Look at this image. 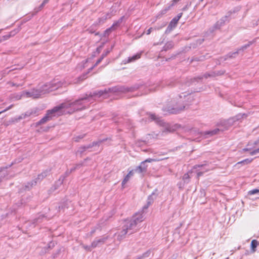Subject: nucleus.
I'll use <instances>...</instances> for the list:
<instances>
[{"label":"nucleus","instance_id":"obj_47","mask_svg":"<svg viewBox=\"0 0 259 259\" xmlns=\"http://www.w3.org/2000/svg\"><path fill=\"white\" fill-rule=\"evenodd\" d=\"M87 78V76H86V74H83L82 75H81V76H80L79 77V79L80 80H84V79H85Z\"/></svg>","mask_w":259,"mask_h":259},{"label":"nucleus","instance_id":"obj_24","mask_svg":"<svg viewBox=\"0 0 259 259\" xmlns=\"http://www.w3.org/2000/svg\"><path fill=\"white\" fill-rule=\"evenodd\" d=\"M157 161V159H152V158H148L147 159H146L145 161L142 162L140 164V166L143 168V167H144L145 168V171H147V165H146V162H153V161Z\"/></svg>","mask_w":259,"mask_h":259},{"label":"nucleus","instance_id":"obj_46","mask_svg":"<svg viewBox=\"0 0 259 259\" xmlns=\"http://www.w3.org/2000/svg\"><path fill=\"white\" fill-rule=\"evenodd\" d=\"M215 72V76L222 75L224 73V72L223 71H217V72Z\"/></svg>","mask_w":259,"mask_h":259},{"label":"nucleus","instance_id":"obj_54","mask_svg":"<svg viewBox=\"0 0 259 259\" xmlns=\"http://www.w3.org/2000/svg\"><path fill=\"white\" fill-rule=\"evenodd\" d=\"M144 257L143 256V255H139L137 256L135 259H144Z\"/></svg>","mask_w":259,"mask_h":259},{"label":"nucleus","instance_id":"obj_12","mask_svg":"<svg viewBox=\"0 0 259 259\" xmlns=\"http://www.w3.org/2000/svg\"><path fill=\"white\" fill-rule=\"evenodd\" d=\"M109 238L108 235H104L101 236L100 238H96L92 242V247L96 248L98 246H100L105 243L106 241Z\"/></svg>","mask_w":259,"mask_h":259},{"label":"nucleus","instance_id":"obj_4","mask_svg":"<svg viewBox=\"0 0 259 259\" xmlns=\"http://www.w3.org/2000/svg\"><path fill=\"white\" fill-rule=\"evenodd\" d=\"M179 97L180 99L183 97H187V103H184V102H182V101L180 100L177 102L176 104L168 106L167 108V111L170 113L178 114L180 113L181 111L184 110L186 107L194 100L193 97L190 94L185 95V93H182L180 95Z\"/></svg>","mask_w":259,"mask_h":259},{"label":"nucleus","instance_id":"obj_28","mask_svg":"<svg viewBox=\"0 0 259 259\" xmlns=\"http://www.w3.org/2000/svg\"><path fill=\"white\" fill-rule=\"evenodd\" d=\"M133 170H134V173L137 172L139 174H142V176H143V174L146 172L145 168H142L140 165L137 166L136 168Z\"/></svg>","mask_w":259,"mask_h":259},{"label":"nucleus","instance_id":"obj_56","mask_svg":"<svg viewBox=\"0 0 259 259\" xmlns=\"http://www.w3.org/2000/svg\"><path fill=\"white\" fill-rule=\"evenodd\" d=\"M165 25H166V23L165 22H164L162 23V25H161V26L160 27L158 28L157 29H159L161 28L162 27H164Z\"/></svg>","mask_w":259,"mask_h":259},{"label":"nucleus","instance_id":"obj_48","mask_svg":"<svg viewBox=\"0 0 259 259\" xmlns=\"http://www.w3.org/2000/svg\"><path fill=\"white\" fill-rule=\"evenodd\" d=\"M12 106V105H11V106H10L9 107H8L7 109H6L5 110H4V111L0 112V114H1L2 113H3V112H5V111H7V110H8L10 109L11 108Z\"/></svg>","mask_w":259,"mask_h":259},{"label":"nucleus","instance_id":"obj_50","mask_svg":"<svg viewBox=\"0 0 259 259\" xmlns=\"http://www.w3.org/2000/svg\"><path fill=\"white\" fill-rule=\"evenodd\" d=\"M45 5L46 4H44V3L42 2V4L38 7V10H40L41 9H42V8L44 7Z\"/></svg>","mask_w":259,"mask_h":259},{"label":"nucleus","instance_id":"obj_7","mask_svg":"<svg viewBox=\"0 0 259 259\" xmlns=\"http://www.w3.org/2000/svg\"><path fill=\"white\" fill-rule=\"evenodd\" d=\"M244 116H246V115L245 114L242 115L238 114L234 117L221 121L220 123V125L222 126L223 128H220L221 129V131L223 132L224 131L227 130L230 127L234 124L235 121L239 120L241 118H243Z\"/></svg>","mask_w":259,"mask_h":259},{"label":"nucleus","instance_id":"obj_26","mask_svg":"<svg viewBox=\"0 0 259 259\" xmlns=\"http://www.w3.org/2000/svg\"><path fill=\"white\" fill-rule=\"evenodd\" d=\"M46 217L44 214L39 215L37 218H35L33 221V224H38L39 223H40L42 222L43 219Z\"/></svg>","mask_w":259,"mask_h":259},{"label":"nucleus","instance_id":"obj_35","mask_svg":"<svg viewBox=\"0 0 259 259\" xmlns=\"http://www.w3.org/2000/svg\"><path fill=\"white\" fill-rule=\"evenodd\" d=\"M69 170H67L66 172H65V176H63V177H61V178L59 179V183L60 184H61L63 183V180L64 179H65V177H66L67 176H68L70 173H69Z\"/></svg>","mask_w":259,"mask_h":259},{"label":"nucleus","instance_id":"obj_59","mask_svg":"<svg viewBox=\"0 0 259 259\" xmlns=\"http://www.w3.org/2000/svg\"><path fill=\"white\" fill-rule=\"evenodd\" d=\"M21 160H22V159H21V160H19L18 161V162H17V161H16V160H15L14 162H13V163H12V164H13L14 163H17V162H21Z\"/></svg>","mask_w":259,"mask_h":259},{"label":"nucleus","instance_id":"obj_29","mask_svg":"<svg viewBox=\"0 0 259 259\" xmlns=\"http://www.w3.org/2000/svg\"><path fill=\"white\" fill-rule=\"evenodd\" d=\"M258 245V242L256 240H252L251 242V248L252 252L256 251V248Z\"/></svg>","mask_w":259,"mask_h":259},{"label":"nucleus","instance_id":"obj_22","mask_svg":"<svg viewBox=\"0 0 259 259\" xmlns=\"http://www.w3.org/2000/svg\"><path fill=\"white\" fill-rule=\"evenodd\" d=\"M7 168L8 167H1L0 168V183L2 181L3 179L8 175Z\"/></svg>","mask_w":259,"mask_h":259},{"label":"nucleus","instance_id":"obj_51","mask_svg":"<svg viewBox=\"0 0 259 259\" xmlns=\"http://www.w3.org/2000/svg\"><path fill=\"white\" fill-rule=\"evenodd\" d=\"M205 165H206V163H205V164H202V165H196L194 167H195V168H197V167H202V166H205Z\"/></svg>","mask_w":259,"mask_h":259},{"label":"nucleus","instance_id":"obj_21","mask_svg":"<svg viewBox=\"0 0 259 259\" xmlns=\"http://www.w3.org/2000/svg\"><path fill=\"white\" fill-rule=\"evenodd\" d=\"M37 112V109H32L31 110L27 111L24 114H22L20 115L18 119L20 120L23 118H25L26 117H28L31 116V115L36 114Z\"/></svg>","mask_w":259,"mask_h":259},{"label":"nucleus","instance_id":"obj_11","mask_svg":"<svg viewBox=\"0 0 259 259\" xmlns=\"http://www.w3.org/2000/svg\"><path fill=\"white\" fill-rule=\"evenodd\" d=\"M254 41H251L248 42V43L246 45H244L242 47H241L240 49H238L237 51L234 52H230L229 54H228L226 56L222 57L221 58V59H224V61H225L227 60L228 58H233L236 57L237 55L238 54L239 52L240 51H244V50L246 49L247 48H248L251 45H252Z\"/></svg>","mask_w":259,"mask_h":259},{"label":"nucleus","instance_id":"obj_64","mask_svg":"<svg viewBox=\"0 0 259 259\" xmlns=\"http://www.w3.org/2000/svg\"><path fill=\"white\" fill-rule=\"evenodd\" d=\"M163 85H164L163 82H162V83H161V85L162 87H163Z\"/></svg>","mask_w":259,"mask_h":259},{"label":"nucleus","instance_id":"obj_34","mask_svg":"<svg viewBox=\"0 0 259 259\" xmlns=\"http://www.w3.org/2000/svg\"><path fill=\"white\" fill-rule=\"evenodd\" d=\"M190 177L188 174H185L183 177V180L185 183H188L189 182Z\"/></svg>","mask_w":259,"mask_h":259},{"label":"nucleus","instance_id":"obj_42","mask_svg":"<svg viewBox=\"0 0 259 259\" xmlns=\"http://www.w3.org/2000/svg\"><path fill=\"white\" fill-rule=\"evenodd\" d=\"M151 254V251L150 250H148L146 251V252L144 253L142 255L144 258H146L147 257H149Z\"/></svg>","mask_w":259,"mask_h":259},{"label":"nucleus","instance_id":"obj_36","mask_svg":"<svg viewBox=\"0 0 259 259\" xmlns=\"http://www.w3.org/2000/svg\"><path fill=\"white\" fill-rule=\"evenodd\" d=\"M180 1L181 0H173L172 1V4H171V5L169 7H168V8L167 9H165L162 11V14H165L166 12V11L169 9L170 7L174 6L176 3H177Z\"/></svg>","mask_w":259,"mask_h":259},{"label":"nucleus","instance_id":"obj_15","mask_svg":"<svg viewBox=\"0 0 259 259\" xmlns=\"http://www.w3.org/2000/svg\"><path fill=\"white\" fill-rule=\"evenodd\" d=\"M228 16H225L222 17L219 21H218L212 28L209 29V31L211 33H212L215 30L219 29L220 28L224 25L225 22L227 20Z\"/></svg>","mask_w":259,"mask_h":259},{"label":"nucleus","instance_id":"obj_58","mask_svg":"<svg viewBox=\"0 0 259 259\" xmlns=\"http://www.w3.org/2000/svg\"><path fill=\"white\" fill-rule=\"evenodd\" d=\"M49 1V0H44L43 1V3H44V4H46L48 3V2Z\"/></svg>","mask_w":259,"mask_h":259},{"label":"nucleus","instance_id":"obj_27","mask_svg":"<svg viewBox=\"0 0 259 259\" xmlns=\"http://www.w3.org/2000/svg\"><path fill=\"white\" fill-rule=\"evenodd\" d=\"M174 46V44L172 41H168L163 47L162 51H166L169 49H171V48H173Z\"/></svg>","mask_w":259,"mask_h":259},{"label":"nucleus","instance_id":"obj_17","mask_svg":"<svg viewBox=\"0 0 259 259\" xmlns=\"http://www.w3.org/2000/svg\"><path fill=\"white\" fill-rule=\"evenodd\" d=\"M157 190H155L149 197L148 198L147 204L143 207V210L147 209L148 206L151 204L153 200L156 199L157 194L156 193Z\"/></svg>","mask_w":259,"mask_h":259},{"label":"nucleus","instance_id":"obj_25","mask_svg":"<svg viewBox=\"0 0 259 259\" xmlns=\"http://www.w3.org/2000/svg\"><path fill=\"white\" fill-rule=\"evenodd\" d=\"M134 174H135L134 170H132L130 171L128 173V174L125 177L123 180L122 181V185H124V184H125L128 181V180H130V178L132 176H133Z\"/></svg>","mask_w":259,"mask_h":259},{"label":"nucleus","instance_id":"obj_61","mask_svg":"<svg viewBox=\"0 0 259 259\" xmlns=\"http://www.w3.org/2000/svg\"><path fill=\"white\" fill-rule=\"evenodd\" d=\"M243 150L244 151H249L250 150L249 149H248V148H244L243 149Z\"/></svg>","mask_w":259,"mask_h":259},{"label":"nucleus","instance_id":"obj_10","mask_svg":"<svg viewBox=\"0 0 259 259\" xmlns=\"http://www.w3.org/2000/svg\"><path fill=\"white\" fill-rule=\"evenodd\" d=\"M215 76V72H212L211 73H206L203 76H200L197 77H194L193 78L187 79L185 82V86L189 87L193 84H195V82H198L201 80L203 77L207 78L209 77H214Z\"/></svg>","mask_w":259,"mask_h":259},{"label":"nucleus","instance_id":"obj_23","mask_svg":"<svg viewBox=\"0 0 259 259\" xmlns=\"http://www.w3.org/2000/svg\"><path fill=\"white\" fill-rule=\"evenodd\" d=\"M19 30L18 29H14L12 31H11L9 34L5 35L3 36L4 40H7L9 38H10L11 37L15 35L18 32Z\"/></svg>","mask_w":259,"mask_h":259},{"label":"nucleus","instance_id":"obj_3","mask_svg":"<svg viewBox=\"0 0 259 259\" xmlns=\"http://www.w3.org/2000/svg\"><path fill=\"white\" fill-rule=\"evenodd\" d=\"M87 100H88V97L87 95H85L84 97L74 102L63 103L59 106L61 110L63 112V114L66 112L71 114L75 111L84 109L85 107L83 105V101Z\"/></svg>","mask_w":259,"mask_h":259},{"label":"nucleus","instance_id":"obj_20","mask_svg":"<svg viewBox=\"0 0 259 259\" xmlns=\"http://www.w3.org/2000/svg\"><path fill=\"white\" fill-rule=\"evenodd\" d=\"M141 54V53H137V54L133 56L132 57H130L128 58V59H125L123 61V64H125L126 63H129L132 62H134L136 60H138V59L140 58Z\"/></svg>","mask_w":259,"mask_h":259},{"label":"nucleus","instance_id":"obj_14","mask_svg":"<svg viewBox=\"0 0 259 259\" xmlns=\"http://www.w3.org/2000/svg\"><path fill=\"white\" fill-rule=\"evenodd\" d=\"M122 21V17L120 18L118 21L114 23L113 25L109 28L105 30L102 34L103 36L106 37L108 36L112 30L115 29L117 27H118L120 24L121 23Z\"/></svg>","mask_w":259,"mask_h":259},{"label":"nucleus","instance_id":"obj_9","mask_svg":"<svg viewBox=\"0 0 259 259\" xmlns=\"http://www.w3.org/2000/svg\"><path fill=\"white\" fill-rule=\"evenodd\" d=\"M50 170H46L45 171H44L41 174L38 175L37 176V178L32 180L31 182H28L26 184H25L24 186H23L22 189L25 190V191H29L32 189V187H33L34 186H35L37 184V180H42L45 177H46Z\"/></svg>","mask_w":259,"mask_h":259},{"label":"nucleus","instance_id":"obj_37","mask_svg":"<svg viewBox=\"0 0 259 259\" xmlns=\"http://www.w3.org/2000/svg\"><path fill=\"white\" fill-rule=\"evenodd\" d=\"M84 135H80L78 136H75L73 138V140L75 142H79L80 139H82L84 137Z\"/></svg>","mask_w":259,"mask_h":259},{"label":"nucleus","instance_id":"obj_6","mask_svg":"<svg viewBox=\"0 0 259 259\" xmlns=\"http://www.w3.org/2000/svg\"><path fill=\"white\" fill-rule=\"evenodd\" d=\"M62 114H63V112L61 110L59 106H56L52 109L48 110L45 116L37 123V125L43 124L52 120L53 117L60 116Z\"/></svg>","mask_w":259,"mask_h":259},{"label":"nucleus","instance_id":"obj_40","mask_svg":"<svg viewBox=\"0 0 259 259\" xmlns=\"http://www.w3.org/2000/svg\"><path fill=\"white\" fill-rule=\"evenodd\" d=\"M103 59V57H102L101 56V57L97 61V62H96V63L95 64L94 66H93L92 67L90 68V70H92L94 67H95V66H97L99 64H100Z\"/></svg>","mask_w":259,"mask_h":259},{"label":"nucleus","instance_id":"obj_31","mask_svg":"<svg viewBox=\"0 0 259 259\" xmlns=\"http://www.w3.org/2000/svg\"><path fill=\"white\" fill-rule=\"evenodd\" d=\"M87 150H87V149H86V147L85 146H81L79 148L76 153L79 154L80 155H81Z\"/></svg>","mask_w":259,"mask_h":259},{"label":"nucleus","instance_id":"obj_13","mask_svg":"<svg viewBox=\"0 0 259 259\" xmlns=\"http://www.w3.org/2000/svg\"><path fill=\"white\" fill-rule=\"evenodd\" d=\"M221 130V129L217 128L211 131L201 132L200 133V137L204 139L208 138L214 135L218 134Z\"/></svg>","mask_w":259,"mask_h":259},{"label":"nucleus","instance_id":"obj_32","mask_svg":"<svg viewBox=\"0 0 259 259\" xmlns=\"http://www.w3.org/2000/svg\"><path fill=\"white\" fill-rule=\"evenodd\" d=\"M256 194H259V189H254L251 190H250L248 192V195H252Z\"/></svg>","mask_w":259,"mask_h":259},{"label":"nucleus","instance_id":"obj_30","mask_svg":"<svg viewBox=\"0 0 259 259\" xmlns=\"http://www.w3.org/2000/svg\"><path fill=\"white\" fill-rule=\"evenodd\" d=\"M176 83H178V82H176L175 80L174 79H171L169 80H167L165 82V84L169 87H173L175 86Z\"/></svg>","mask_w":259,"mask_h":259},{"label":"nucleus","instance_id":"obj_44","mask_svg":"<svg viewBox=\"0 0 259 259\" xmlns=\"http://www.w3.org/2000/svg\"><path fill=\"white\" fill-rule=\"evenodd\" d=\"M110 50H106V51L102 54L101 57L104 59V58L105 57L110 53Z\"/></svg>","mask_w":259,"mask_h":259},{"label":"nucleus","instance_id":"obj_41","mask_svg":"<svg viewBox=\"0 0 259 259\" xmlns=\"http://www.w3.org/2000/svg\"><path fill=\"white\" fill-rule=\"evenodd\" d=\"M257 153H259V147L258 148L253 150L250 152V154L251 155H254L257 154Z\"/></svg>","mask_w":259,"mask_h":259},{"label":"nucleus","instance_id":"obj_60","mask_svg":"<svg viewBox=\"0 0 259 259\" xmlns=\"http://www.w3.org/2000/svg\"><path fill=\"white\" fill-rule=\"evenodd\" d=\"M95 232V230H93L91 232V234L92 235Z\"/></svg>","mask_w":259,"mask_h":259},{"label":"nucleus","instance_id":"obj_8","mask_svg":"<svg viewBox=\"0 0 259 259\" xmlns=\"http://www.w3.org/2000/svg\"><path fill=\"white\" fill-rule=\"evenodd\" d=\"M148 121H154L156 123L159 124L161 126L165 127L164 130L162 132L163 133L165 132H170V128L169 125L164 122L163 120H162L159 117H157L155 114L153 113H147Z\"/></svg>","mask_w":259,"mask_h":259},{"label":"nucleus","instance_id":"obj_43","mask_svg":"<svg viewBox=\"0 0 259 259\" xmlns=\"http://www.w3.org/2000/svg\"><path fill=\"white\" fill-rule=\"evenodd\" d=\"M183 15L182 13H179L176 17L174 18V19L177 20V22H178L179 19L181 18Z\"/></svg>","mask_w":259,"mask_h":259},{"label":"nucleus","instance_id":"obj_49","mask_svg":"<svg viewBox=\"0 0 259 259\" xmlns=\"http://www.w3.org/2000/svg\"><path fill=\"white\" fill-rule=\"evenodd\" d=\"M203 171H199L197 173V177H200L201 176H202L203 174Z\"/></svg>","mask_w":259,"mask_h":259},{"label":"nucleus","instance_id":"obj_57","mask_svg":"<svg viewBox=\"0 0 259 259\" xmlns=\"http://www.w3.org/2000/svg\"><path fill=\"white\" fill-rule=\"evenodd\" d=\"M12 85H13V86L19 87V86H21V85H22V84H16V83H13L12 84Z\"/></svg>","mask_w":259,"mask_h":259},{"label":"nucleus","instance_id":"obj_5","mask_svg":"<svg viewBox=\"0 0 259 259\" xmlns=\"http://www.w3.org/2000/svg\"><path fill=\"white\" fill-rule=\"evenodd\" d=\"M144 216L143 213L136 214L132 219L126 222L125 224L122 227L129 234H132L137 231V229L135 230L137 224L143 221Z\"/></svg>","mask_w":259,"mask_h":259},{"label":"nucleus","instance_id":"obj_33","mask_svg":"<svg viewBox=\"0 0 259 259\" xmlns=\"http://www.w3.org/2000/svg\"><path fill=\"white\" fill-rule=\"evenodd\" d=\"M252 161V159L247 158V159H245L240 162H238L237 164H239L242 163L243 164H247L250 163Z\"/></svg>","mask_w":259,"mask_h":259},{"label":"nucleus","instance_id":"obj_18","mask_svg":"<svg viewBox=\"0 0 259 259\" xmlns=\"http://www.w3.org/2000/svg\"><path fill=\"white\" fill-rule=\"evenodd\" d=\"M177 24L178 22H177V20L173 18L168 24L165 31V33H169L174 28L176 27Z\"/></svg>","mask_w":259,"mask_h":259},{"label":"nucleus","instance_id":"obj_53","mask_svg":"<svg viewBox=\"0 0 259 259\" xmlns=\"http://www.w3.org/2000/svg\"><path fill=\"white\" fill-rule=\"evenodd\" d=\"M54 246V243H53V242H50L49 244V248H52Z\"/></svg>","mask_w":259,"mask_h":259},{"label":"nucleus","instance_id":"obj_2","mask_svg":"<svg viewBox=\"0 0 259 259\" xmlns=\"http://www.w3.org/2000/svg\"><path fill=\"white\" fill-rule=\"evenodd\" d=\"M139 88V85H134L131 87H126L125 86H116L108 89H106L104 90L96 91L93 93H90L89 94H87L88 97V101H89L90 98H93L95 97H100L104 95L108 94L109 93H127L132 92L137 90Z\"/></svg>","mask_w":259,"mask_h":259},{"label":"nucleus","instance_id":"obj_55","mask_svg":"<svg viewBox=\"0 0 259 259\" xmlns=\"http://www.w3.org/2000/svg\"><path fill=\"white\" fill-rule=\"evenodd\" d=\"M76 169V167H74L72 168L70 170L69 173H71L72 171H74Z\"/></svg>","mask_w":259,"mask_h":259},{"label":"nucleus","instance_id":"obj_39","mask_svg":"<svg viewBox=\"0 0 259 259\" xmlns=\"http://www.w3.org/2000/svg\"><path fill=\"white\" fill-rule=\"evenodd\" d=\"M82 247L84 249L88 251H91L92 249L94 248L93 247H92V243H91V245L90 246L83 245Z\"/></svg>","mask_w":259,"mask_h":259},{"label":"nucleus","instance_id":"obj_62","mask_svg":"<svg viewBox=\"0 0 259 259\" xmlns=\"http://www.w3.org/2000/svg\"><path fill=\"white\" fill-rule=\"evenodd\" d=\"M108 16H109V14H107V15L106 16L105 18H104V19L106 20L108 18Z\"/></svg>","mask_w":259,"mask_h":259},{"label":"nucleus","instance_id":"obj_16","mask_svg":"<svg viewBox=\"0 0 259 259\" xmlns=\"http://www.w3.org/2000/svg\"><path fill=\"white\" fill-rule=\"evenodd\" d=\"M107 140H108V139H103L102 140H99L98 141L93 142L92 144H89L85 146L86 147V149H87V150H89L90 149H92L94 147H95V148H94V149L91 150H90V151H96V150H98V149H96V147H99L101 143H104Z\"/></svg>","mask_w":259,"mask_h":259},{"label":"nucleus","instance_id":"obj_38","mask_svg":"<svg viewBox=\"0 0 259 259\" xmlns=\"http://www.w3.org/2000/svg\"><path fill=\"white\" fill-rule=\"evenodd\" d=\"M7 214H3L0 216V227L5 223V219H6Z\"/></svg>","mask_w":259,"mask_h":259},{"label":"nucleus","instance_id":"obj_1","mask_svg":"<svg viewBox=\"0 0 259 259\" xmlns=\"http://www.w3.org/2000/svg\"><path fill=\"white\" fill-rule=\"evenodd\" d=\"M63 84V82L61 81L56 82L55 81L51 83L44 84L40 89H32L29 91H23L21 94V97L38 98L42 95L57 90L58 88L62 87Z\"/></svg>","mask_w":259,"mask_h":259},{"label":"nucleus","instance_id":"obj_52","mask_svg":"<svg viewBox=\"0 0 259 259\" xmlns=\"http://www.w3.org/2000/svg\"><path fill=\"white\" fill-rule=\"evenodd\" d=\"M82 165V163H78V164H77L75 167H76V169H77V168L80 167Z\"/></svg>","mask_w":259,"mask_h":259},{"label":"nucleus","instance_id":"obj_19","mask_svg":"<svg viewBox=\"0 0 259 259\" xmlns=\"http://www.w3.org/2000/svg\"><path fill=\"white\" fill-rule=\"evenodd\" d=\"M128 233L123 227L122 230L117 233L114 234L115 236L117 235V240L120 241L122 239L125 238L126 235Z\"/></svg>","mask_w":259,"mask_h":259},{"label":"nucleus","instance_id":"obj_45","mask_svg":"<svg viewBox=\"0 0 259 259\" xmlns=\"http://www.w3.org/2000/svg\"><path fill=\"white\" fill-rule=\"evenodd\" d=\"M154 29H155H155H156V28H152V27H150V28H149L147 30V31H146V34H147V35L150 34L151 33V32L153 31V30H154Z\"/></svg>","mask_w":259,"mask_h":259},{"label":"nucleus","instance_id":"obj_63","mask_svg":"<svg viewBox=\"0 0 259 259\" xmlns=\"http://www.w3.org/2000/svg\"><path fill=\"white\" fill-rule=\"evenodd\" d=\"M186 9H187V7L186 6V7H185L184 8H183V11H185V10H186Z\"/></svg>","mask_w":259,"mask_h":259}]
</instances>
